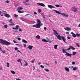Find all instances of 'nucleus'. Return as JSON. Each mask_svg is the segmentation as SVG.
I'll return each instance as SVG.
<instances>
[{
	"label": "nucleus",
	"mask_w": 80,
	"mask_h": 80,
	"mask_svg": "<svg viewBox=\"0 0 80 80\" xmlns=\"http://www.w3.org/2000/svg\"><path fill=\"white\" fill-rule=\"evenodd\" d=\"M0 43L1 44H2V45H5L7 46H8L10 45H12V43L3 40L2 39H0Z\"/></svg>",
	"instance_id": "nucleus-1"
},
{
	"label": "nucleus",
	"mask_w": 80,
	"mask_h": 80,
	"mask_svg": "<svg viewBox=\"0 0 80 80\" xmlns=\"http://www.w3.org/2000/svg\"><path fill=\"white\" fill-rule=\"evenodd\" d=\"M37 24L34 25L32 27H33L38 28H40V26L43 25V24L42 23V22L38 19H37Z\"/></svg>",
	"instance_id": "nucleus-2"
},
{
	"label": "nucleus",
	"mask_w": 80,
	"mask_h": 80,
	"mask_svg": "<svg viewBox=\"0 0 80 80\" xmlns=\"http://www.w3.org/2000/svg\"><path fill=\"white\" fill-rule=\"evenodd\" d=\"M53 31L54 32L53 33L55 35L56 37H57L58 39L59 40H61V38H60V35H58L57 32L54 29H53Z\"/></svg>",
	"instance_id": "nucleus-3"
},
{
	"label": "nucleus",
	"mask_w": 80,
	"mask_h": 80,
	"mask_svg": "<svg viewBox=\"0 0 80 80\" xmlns=\"http://www.w3.org/2000/svg\"><path fill=\"white\" fill-rule=\"evenodd\" d=\"M53 12H56V13H57L60 14V15H62V16H64V17H68V15L65 13H61L59 12V11H57L56 10H53Z\"/></svg>",
	"instance_id": "nucleus-4"
},
{
	"label": "nucleus",
	"mask_w": 80,
	"mask_h": 80,
	"mask_svg": "<svg viewBox=\"0 0 80 80\" xmlns=\"http://www.w3.org/2000/svg\"><path fill=\"white\" fill-rule=\"evenodd\" d=\"M71 10L73 12H77V11H78V10L77 8H73V7H72V8Z\"/></svg>",
	"instance_id": "nucleus-5"
},
{
	"label": "nucleus",
	"mask_w": 80,
	"mask_h": 80,
	"mask_svg": "<svg viewBox=\"0 0 80 80\" xmlns=\"http://www.w3.org/2000/svg\"><path fill=\"white\" fill-rule=\"evenodd\" d=\"M60 38L61 40H62V39L63 40V42L65 43H67V42L65 41L67 40L66 39V38H65V37H63V36H60Z\"/></svg>",
	"instance_id": "nucleus-6"
},
{
	"label": "nucleus",
	"mask_w": 80,
	"mask_h": 80,
	"mask_svg": "<svg viewBox=\"0 0 80 80\" xmlns=\"http://www.w3.org/2000/svg\"><path fill=\"white\" fill-rule=\"evenodd\" d=\"M70 49H72V50H75L76 49L75 48H74L73 47L71 46L69 47V48L67 49V50L68 51L69 50H70Z\"/></svg>",
	"instance_id": "nucleus-7"
},
{
	"label": "nucleus",
	"mask_w": 80,
	"mask_h": 80,
	"mask_svg": "<svg viewBox=\"0 0 80 80\" xmlns=\"http://www.w3.org/2000/svg\"><path fill=\"white\" fill-rule=\"evenodd\" d=\"M23 3L25 5H29L28 3V0H25L23 2Z\"/></svg>",
	"instance_id": "nucleus-8"
},
{
	"label": "nucleus",
	"mask_w": 80,
	"mask_h": 80,
	"mask_svg": "<svg viewBox=\"0 0 80 80\" xmlns=\"http://www.w3.org/2000/svg\"><path fill=\"white\" fill-rule=\"evenodd\" d=\"M20 18L23 22H27V19L24 18L23 17Z\"/></svg>",
	"instance_id": "nucleus-9"
},
{
	"label": "nucleus",
	"mask_w": 80,
	"mask_h": 80,
	"mask_svg": "<svg viewBox=\"0 0 80 80\" xmlns=\"http://www.w3.org/2000/svg\"><path fill=\"white\" fill-rule=\"evenodd\" d=\"M64 28L65 30H67V31H71V28L68 27H67L66 28Z\"/></svg>",
	"instance_id": "nucleus-10"
},
{
	"label": "nucleus",
	"mask_w": 80,
	"mask_h": 80,
	"mask_svg": "<svg viewBox=\"0 0 80 80\" xmlns=\"http://www.w3.org/2000/svg\"><path fill=\"white\" fill-rule=\"evenodd\" d=\"M37 5H40L41 7H45V4L43 3H37Z\"/></svg>",
	"instance_id": "nucleus-11"
},
{
	"label": "nucleus",
	"mask_w": 80,
	"mask_h": 80,
	"mask_svg": "<svg viewBox=\"0 0 80 80\" xmlns=\"http://www.w3.org/2000/svg\"><path fill=\"white\" fill-rule=\"evenodd\" d=\"M5 17H7V18H10L11 17H10V15L8 14H6L4 15Z\"/></svg>",
	"instance_id": "nucleus-12"
},
{
	"label": "nucleus",
	"mask_w": 80,
	"mask_h": 80,
	"mask_svg": "<svg viewBox=\"0 0 80 80\" xmlns=\"http://www.w3.org/2000/svg\"><path fill=\"white\" fill-rule=\"evenodd\" d=\"M48 8H51L52 9V8H55V7L51 5H48Z\"/></svg>",
	"instance_id": "nucleus-13"
},
{
	"label": "nucleus",
	"mask_w": 80,
	"mask_h": 80,
	"mask_svg": "<svg viewBox=\"0 0 80 80\" xmlns=\"http://www.w3.org/2000/svg\"><path fill=\"white\" fill-rule=\"evenodd\" d=\"M33 48V46L29 45L28 47V48H29V50H32Z\"/></svg>",
	"instance_id": "nucleus-14"
},
{
	"label": "nucleus",
	"mask_w": 80,
	"mask_h": 80,
	"mask_svg": "<svg viewBox=\"0 0 80 80\" xmlns=\"http://www.w3.org/2000/svg\"><path fill=\"white\" fill-rule=\"evenodd\" d=\"M65 69L66 70V72H70V69H69V68H67V67H66L65 68Z\"/></svg>",
	"instance_id": "nucleus-15"
},
{
	"label": "nucleus",
	"mask_w": 80,
	"mask_h": 80,
	"mask_svg": "<svg viewBox=\"0 0 80 80\" xmlns=\"http://www.w3.org/2000/svg\"><path fill=\"white\" fill-rule=\"evenodd\" d=\"M71 68H73V70L74 71H75L76 70H77V68L76 67L74 68L73 66H72Z\"/></svg>",
	"instance_id": "nucleus-16"
},
{
	"label": "nucleus",
	"mask_w": 80,
	"mask_h": 80,
	"mask_svg": "<svg viewBox=\"0 0 80 80\" xmlns=\"http://www.w3.org/2000/svg\"><path fill=\"white\" fill-rule=\"evenodd\" d=\"M24 62H25V64H24V66H26V67H27V66H28V62H26L25 61V60H24Z\"/></svg>",
	"instance_id": "nucleus-17"
},
{
	"label": "nucleus",
	"mask_w": 80,
	"mask_h": 80,
	"mask_svg": "<svg viewBox=\"0 0 80 80\" xmlns=\"http://www.w3.org/2000/svg\"><path fill=\"white\" fill-rule=\"evenodd\" d=\"M67 49H62V52L63 53H66V52H65L66 51H67Z\"/></svg>",
	"instance_id": "nucleus-18"
},
{
	"label": "nucleus",
	"mask_w": 80,
	"mask_h": 80,
	"mask_svg": "<svg viewBox=\"0 0 80 80\" xmlns=\"http://www.w3.org/2000/svg\"><path fill=\"white\" fill-rule=\"evenodd\" d=\"M58 47V45H54V48L55 49V50H57V47Z\"/></svg>",
	"instance_id": "nucleus-19"
},
{
	"label": "nucleus",
	"mask_w": 80,
	"mask_h": 80,
	"mask_svg": "<svg viewBox=\"0 0 80 80\" xmlns=\"http://www.w3.org/2000/svg\"><path fill=\"white\" fill-rule=\"evenodd\" d=\"M66 54H65V55H66V56H68L69 57H70V54L67 52H66Z\"/></svg>",
	"instance_id": "nucleus-20"
},
{
	"label": "nucleus",
	"mask_w": 80,
	"mask_h": 80,
	"mask_svg": "<svg viewBox=\"0 0 80 80\" xmlns=\"http://www.w3.org/2000/svg\"><path fill=\"white\" fill-rule=\"evenodd\" d=\"M23 9V8H18V11H20V10H22Z\"/></svg>",
	"instance_id": "nucleus-21"
},
{
	"label": "nucleus",
	"mask_w": 80,
	"mask_h": 80,
	"mask_svg": "<svg viewBox=\"0 0 80 80\" xmlns=\"http://www.w3.org/2000/svg\"><path fill=\"white\" fill-rule=\"evenodd\" d=\"M36 38L38 39H40V36L38 35L36 36Z\"/></svg>",
	"instance_id": "nucleus-22"
},
{
	"label": "nucleus",
	"mask_w": 80,
	"mask_h": 80,
	"mask_svg": "<svg viewBox=\"0 0 80 80\" xmlns=\"http://www.w3.org/2000/svg\"><path fill=\"white\" fill-rule=\"evenodd\" d=\"M22 42H24V43H28V42L25 39H23L22 40Z\"/></svg>",
	"instance_id": "nucleus-23"
},
{
	"label": "nucleus",
	"mask_w": 80,
	"mask_h": 80,
	"mask_svg": "<svg viewBox=\"0 0 80 80\" xmlns=\"http://www.w3.org/2000/svg\"><path fill=\"white\" fill-rule=\"evenodd\" d=\"M44 70L47 72H50V70H49L48 69L45 68L44 69Z\"/></svg>",
	"instance_id": "nucleus-24"
},
{
	"label": "nucleus",
	"mask_w": 80,
	"mask_h": 80,
	"mask_svg": "<svg viewBox=\"0 0 80 80\" xmlns=\"http://www.w3.org/2000/svg\"><path fill=\"white\" fill-rule=\"evenodd\" d=\"M55 7H62V6H60V5H55Z\"/></svg>",
	"instance_id": "nucleus-25"
},
{
	"label": "nucleus",
	"mask_w": 80,
	"mask_h": 80,
	"mask_svg": "<svg viewBox=\"0 0 80 80\" xmlns=\"http://www.w3.org/2000/svg\"><path fill=\"white\" fill-rule=\"evenodd\" d=\"M11 72L12 74H15V71H11Z\"/></svg>",
	"instance_id": "nucleus-26"
},
{
	"label": "nucleus",
	"mask_w": 80,
	"mask_h": 80,
	"mask_svg": "<svg viewBox=\"0 0 80 80\" xmlns=\"http://www.w3.org/2000/svg\"><path fill=\"white\" fill-rule=\"evenodd\" d=\"M17 62H22V59H18V60H17Z\"/></svg>",
	"instance_id": "nucleus-27"
},
{
	"label": "nucleus",
	"mask_w": 80,
	"mask_h": 80,
	"mask_svg": "<svg viewBox=\"0 0 80 80\" xmlns=\"http://www.w3.org/2000/svg\"><path fill=\"white\" fill-rule=\"evenodd\" d=\"M14 17H15V18H17V17H18V15H17V14H14Z\"/></svg>",
	"instance_id": "nucleus-28"
},
{
	"label": "nucleus",
	"mask_w": 80,
	"mask_h": 80,
	"mask_svg": "<svg viewBox=\"0 0 80 80\" xmlns=\"http://www.w3.org/2000/svg\"><path fill=\"white\" fill-rule=\"evenodd\" d=\"M72 36L73 37H77V35L75 34H73L72 35Z\"/></svg>",
	"instance_id": "nucleus-29"
},
{
	"label": "nucleus",
	"mask_w": 80,
	"mask_h": 80,
	"mask_svg": "<svg viewBox=\"0 0 80 80\" xmlns=\"http://www.w3.org/2000/svg\"><path fill=\"white\" fill-rule=\"evenodd\" d=\"M76 37H80V34L78 33L76 34Z\"/></svg>",
	"instance_id": "nucleus-30"
},
{
	"label": "nucleus",
	"mask_w": 80,
	"mask_h": 80,
	"mask_svg": "<svg viewBox=\"0 0 80 80\" xmlns=\"http://www.w3.org/2000/svg\"><path fill=\"white\" fill-rule=\"evenodd\" d=\"M41 15L42 16V17L43 18H45V15L44 14H43V13L41 14Z\"/></svg>",
	"instance_id": "nucleus-31"
},
{
	"label": "nucleus",
	"mask_w": 80,
	"mask_h": 80,
	"mask_svg": "<svg viewBox=\"0 0 80 80\" xmlns=\"http://www.w3.org/2000/svg\"><path fill=\"white\" fill-rule=\"evenodd\" d=\"M18 28H19V26L18 25H17L16 26V29L18 30Z\"/></svg>",
	"instance_id": "nucleus-32"
},
{
	"label": "nucleus",
	"mask_w": 80,
	"mask_h": 80,
	"mask_svg": "<svg viewBox=\"0 0 80 80\" xmlns=\"http://www.w3.org/2000/svg\"><path fill=\"white\" fill-rule=\"evenodd\" d=\"M42 42H47V40H46L45 39H42Z\"/></svg>",
	"instance_id": "nucleus-33"
},
{
	"label": "nucleus",
	"mask_w": 80,
	"mask_h": 80,
	"mask_svg": "<svg viewBox=\"0 0 80 80\" xmlns=\"http://www.w3.org/2000/svg\"><path fill=\"white\" fill-rule=\"evenodd\" d=\"M38 11L39 13H41V12H42V10L41 9H38Z\"/></svg>",
	"instance_id": "nucleus-34"
},
{
	"label": "nucleus",
	"mask_w": 80,
	"mask_h": 80,
	"mask_svg": "<svg viewBox=\"0 0 80 80\" xmlns=\"http://www.w3.org/2000/svg\"><path fill=\"white\" fill-rule=\"evenodd\" d=\"M14 25H15V24L13 23H10L9 24V25H10L11 26H13Z\"/></svg>",
	"instance_id": "nucleus-35"
},
{
	"label": "nucleus",
	"mask_w": 80,
	"mask_h": 80,
	"mask_svg": "<svg viewBox=\"0 0 80 80\" xmlns=\"http://www.w3.org/2000/svg\"><path fill=\"white\" fill-rule=\"evenodd\" d=\"M47 42H49V43H51L52 42V41H50V40H48V41H47L46 42L47 43Z\"/></svg>",
	"instance_id": "nucleus-36"
},
{
	"label": "nucleus",
	"mask_w": 80,
	"mask_h": 80,
	"mask_svg": "<svg viewBox=\"0 0 80 80\" xmlns=\"http://www.w3.org/2000/svg\"><path fill=\"white\" fill-rule=\"evenodd\" d=\"M76 53H77V52H74L72 53V54L73 55H76Z\"/></svg>",
	"instance_id": "nucleus-37"
},
{
	"label": "nucleus",
	"mask_w": 80,
	"mask_h": 80,
	"mask_svg": "<svg viewBox=\"0 0 80 80\" xmlns=\"http://www.w3.org/2000/svg\"><path fill=\"white\" fill-rule=\"evenodd\" d=\"M4 28H8V25H5L4 26Z\"/></svg>",
	"instance_id": "nucleus-38"
},
{
	"label": "nucleus",
	"mask_w": 80,
	"mask_h": 80,
	"mask_svg": "<svg viewBox=\"0 0 80 80\" xmlns=\"http://www.w3.org/2000/svg\"><path fill=\"white\" fill-rule=\"evenodd\" d=\"M24 12L23 11L21 12L20 11H18V13H23Z\"/></svg>",
	"instance_id": "nucleus-39"
},
{
	"label": "nucleus",
	"mask_w": 80,
	"mask_h": 80,
	"mask_svg": "<svg viewBox=\"0 0 80 80\" xmlns=\"http://www.w3.org/2000/svg\"><path fill=\"white\" fill-rule=\"evenodd\" d=\"M35 59H33L32 60L31 62L32 63H34V62H35Z\"/></svg>",
	"instance_id": "nucleus-40"
},
{
	"label": "nucleus",
	"mask_w": 80,
	"mask_h": 80,
	"mask_svg": "<svg viewBox=\"0 0 80 80\" xmlns=\"http://www.w3.org/2000/svg\"><path fill=\"white\" fill-rule=\"evenodd\" d=\"M5 2H6V3H10V1H6Z\"/></svg>",
	"instance_id": "nucleus-41"
},
{
	"label": "nucleus",
	"mask_w": 80,
	"mask_h": 80,
	"mask_svg": "<svg viewBox=\"0 0 80 80\" xmlns=\"http://www.w3.org/2000/svg\"><path fill=\"white\" fill-rule=\"evenodd\" d=\"M7 67H9V63L7 62Z\"/></svg>",
	"instance_id": "nucleus-42"
},
{
	"label": "nucleus",
	"mask_w": 80,
	"mask_h": 80,
	"mask_svg": "<svg viewBox=\"0 0 80 80\" xmlns=\"http://www.w3.org/2000/svg\"><path fill=\"white\" fill-rule=\"evenodd\" d=\"M72 65H75V63L74 62H72Z\"/></svg>",
	"instance_id": "nucleus-43"
},
{
	"label": "nucleus",
	"mask_w": 80,
	"mask_h": 80,
	"mask_svg": "<svg viewBox=\"0 0 80 80\" xmlns=\"http://www.w3.org/2000/svg\"><path fill=\"white\" fill-rule=\"evenodd\" d=\"M14 49L15 50H18V48L17 47L15 48Z\"/></svg>",
	"instance_id": "nucleus-44"
},
{
	"label": "nucleus",
	"mask_w": 80,
	"mask_h": 80,
	"mask_svg": "<svg viewBox=\"0 0 80 80\" xmlns=\"http://www.w3.org/2000/svg\"><path fill=\"white\" fill-rule=\"evenodd\" d=\"M12 19H11L9 20V22L10 23H12Z\"/></svg>",
	"instance_id": "nucleus-45"
},
{
	"label": "nucleus",
	"mask_w": 80,
	"mask_h": 80,
	"mask_svg": "<svg viewBox=\"0 0 80 80\" xmlns=\"http://www.w3.org/2000/svg\"><path fill=\"white\" fill-rule=\"evenodd\" d=\"M40 67H41V68H44V66H43L41 65L40 66Z\"/></svg>",
	"instance_id": "nucleus-46"
},
{
	"label": "nucleus",
	"mask_w": 80,
	"mask_h": 80,
	"mask_svg": "<svg viewBox=\"0 0 80 80\" xmlns=\"http://www.w3.org/2000/svg\"><path fill=\"white\" fill-rule=\"evenodd\" d=\"M18 40H19V41H20V40H21V38H18Z\"/></svg>",
	"instance_id": "nucleus-47"
},
{
	"label": "nucleus",
	"mask_w": 80,
	"mask_h": 80,
	"mask_svg": "<svg viewBox=\"0 0 80 80\" xmlns=\"http://www.w3.org/2000/svg\"><path fill=\"white\" fill-rule=\"evenodd\" d=\"M13 42L14 43H17V42H16V41H15V40H13Z\"/></svg>",
	"instance_id": "nucleus-48"
},
{
	"label": "nucleus",
	"mask_w": 80,
	"mask_h": 80,
	"mask_svg": "<svg viewBox=\"0 0 80 80\" xmlns=\"http://www.w3.org/2000/svg\"><path fill=\"white\" fill-rule=\"evenodd\" d=\"M17 52H19V53H22V52L19 50H17Z\"/></svg>",
	"instance_id": "nucleus-49"
},
{
	"label": "nucleus",
	"mask_w": 80,
	"mask_h": 80,
	"mask_svg": "<svg viewBox=\"0 0 80 80\" xmlns=\"http://www.w3.org/2000/svg\"><path fill=\"white\" fill-rule=\"evenodd\" d=\"M68 38V39H70V38H71V37H70L68 36L67 37Z\"/></svg>",
	"instance_id": "nucleus-50"
},
{
	"label": "nucleus",
	"mask_w": 80,
	"mask_h": 80,
	"mask_svg": "<svg viewBox=\"0 0 80 80\" xmlns=\"http://www.w3.org/2000/svg\"><path fill=\"white\" fill-rule=\"evenodd\" d=\"M76 45H77V47H80V45H79L78 44H77Z\"/></svg>",
	"instance_id": "nucleus-51"
},
{
	"label": "nucleus",
	"mask_w": 80,
	"mask_h": 80,
	"mask_svg": "<svg viewBox=\"0 0 80 80\" xmlns=\"http://www.w3.org/2000/svg\"><path fill=\"white\" fill-rule=\"evenodd\" d=\"M72 55H73V54H70V56H69L70 58H71V56H72Z\"/></svg>",
	"instance_id": "nucleus-52"
},
{
	"label": "nucleus",
	"mask_w": 80,
	"mask_h": 80,
	"mask_svg": "<svg viewBox=\"0 0 80 80\" xmlns=\"http://www.w3.org/2000/svg\"><path fill=\"white\" fill-rule=\"evenodd\" d=\"M12 29L13 30H17L16 28H12Z\"/></svg>",
	"instance_id": "nucleus-53"
},
{
	"label": "nucleus",
	"mask_w": 80,
	"mask_h": 80,
	"mask_svg": "<svg viewBox=\"0 0 80 80\" xmlns=\"http://www.w3.org/2000/svg\"><path fill=\"white\" fill-rule=\"evenodd\" d=\"M34 15H37V13L36 12H34Z\"/></svg>",
	"instance_id": "nucleus-54"
},
{
	"label": "nucleus",
	"mask_w": 80,
	"mask_h": 80,
	"mask_svg": "<svg viewBox=\"0 0 80 80\" xmlns=\"http://www.w3.org/2000/svg\"><path fill=\"white\" fill-rule=\"evenodd\" d=\"M2 52L3 53H5V51H2Z\"/></svg>",
	"instance_id": "nucleus-55"
},
{
	"label": "nucleus",
	"mask_w": 80,
	"mask_h": 80,
	"mask_svg": "<svg viewBox=\"0 0 80 80\" xmlns=\"http://www.w3.org/2000/svg\"><path fill=\"white\" fill-rule=\"evenodd\" d=\"M38 65H41V62H38Z\"/></svg>",
	"instance_id": "nucleus-56"
},
{
	"label": "nucleus",
	"mask_w": 80,
	"mask_h": 80,
	"mask_svg": "<svg viewBox=\"0 0 80 80\" xmlns=\"http://www.w3.org/2000/svg\"><path fill=\"white\" fill-rule=\"evenodd\" d=\"M14 32H18V31L14 30Z\"/></svg>",
	"instance_id": "nucleus-57"
},
{
	"label": "nucleus",
	"mask_w": 80,
	"mask_h": 80,
	"mask_svg": "<svg viewBox=\"0 0 80 80\" xmlns=\"http://www.w3.org/2000/svg\"><path fill=\"white\" fill-rule=\"evenodd\" d=\"M44 30H47V28H46L45 27H44Z\"/></svg>",
	"instance_id": "nucleus-58"
},
{
	"label": "nucleus",
	"mask_w": 80,
	"mask_h": 80,
	"mask_svg": "<svg viewBox=\"0 0 80 80\" xmlns=\"http://www.w3.org/2000/svg\"><path fill=\"white\" fill-rule=\"evenodd\" d=\"M24 45V47H26V44H24V45Z\"/></svg>",
	"instance_id": "nucleus-59"
},
{
	"label": "nucleus",
	"mask_w": 80,
	"mask_h": 80,
	"mask_svg": "<svg viewBox=\"0 0 80 80\" xmlns=\"http://www.w3.org/2000/svg\"><path fill=\"white\" fill-rule=\"evenodd\" d=\"M66 34H69V32H66Z\"/></svg>",
	"instance_id": "nucleus-60"
},
{
	"label": "nucleus",
	"mask_w": 80,
	"mask_h": 80,
	"mask_svg": "<svg viewBox=\"0 0 80 80\" xmlns=\"http://www.w3.org/2000/svg\"><path fill=\"white\" fill-rule=\"evenodd\" d=\"M16 79L17 80H21V79H19V78H18V79L16 78Z\"/></svg>",
	"instance_id": "nucleus-61"
},
{
	"label": "nucleus",
	"mask_w": 80,
	"mask_h": 80,
	"mask_svg": "<svg viewBox=\"0 0 80 80\" xmlns=\"http://www.w3.org/2000/svg\"><path fill=\"white\" fill-rule=\"evenodd\" d=\"M19 31H20V32H22V29H19Z\"/></svg>",
	"instance_id": "nucleus-62"
},
{
	"label": "nucleus",
	"mask_w": 80,
	"mask_h": 80,
	"mask_svg": "<svg viewBox=\"0 0 80 80\" xmlns=\"http://www.w3.org/2000/svg\"><path fill=\"white\" fill-rule=\"evenodd\" d=\"M37 71H38V72H40V70L37 69Z\"/></svg>",
	"instance_id": "nucleus-63"
},
{
	"label": "nucleus",
	"mask_w": 80,
	"mask_h": 80,
	"mask_svg": "<svg viewBox=\"0 0 80 80\" xmlns=\"http://www.w3.org/2000/svg\"><path fill=\"white\" fill-rule=\"evenodd\" d=\"M78 26L79 27H80V23L79 24V25H78Z\"/></svg>",
	"instance_id": "nucleus-64"
}]
</instances>
